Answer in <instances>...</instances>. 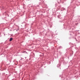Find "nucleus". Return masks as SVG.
<instances>
[{
	"instance_id": "1",
	"label": "nucleus",
	"mask_w": 80,
	"mask_h": 80,
	"mask_svg": "<svg viewBox=\"0 0 80 80\" xmlns=\"http://www.w3.org/2000/svg\"><path fill=\"white\" fill-rule=\"evenodd\" d=\"M12 39H13L12 38H11L10 39V40H9V41H12Z\"/></svg>"
}]
</instances>
